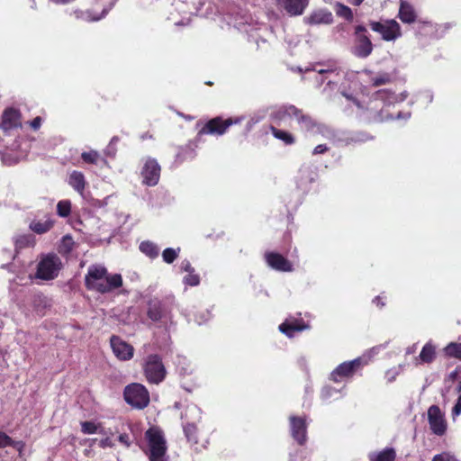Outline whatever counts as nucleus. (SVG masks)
Masks as SVG:
<instances>
[{
  "instance_id": "obj_1",
  "label": "nucleus",
  "mask_w": 461,
  "mask_h": 461,
  "mask_svg": "<svg viewBox=\"0 0 461 461\" xmlns=\"http://www.w3.org/2000/svg\"><path fill=\"white\" fill-rule=\"evenodd\" d=\"M84 284L88 291L106 294L121 288L123 279L121 274H111L104 266L93 264L87 269Z\"/></svg>"
},
{
  "instance_id": "obj_2",
  "label": "nucleus",
  "mask_w": 461,
  "mask_h": 461,
  "mask_svg": "<svg viewBox=\"0 0 461 461\" xmlns=\"http://www.w3.org/2000/svg\"><path fill=\"white\" fill-rule=\"evenodd\" d=\"M272 116L278 121H284L286 118L294 119L302 131L312 135L324 134L327 131V127L324 124L320 123L309 113L293 104L280 106L273 113Z\"/></svg>"
},
{
  "instance_id": "obj_3",
  "label": "nucleus",
  "mask_w": 461,
  "mask_h": 461,
  "mask_svg": "<svg viewBox=\"0 0 461 461\" xmlns=\"http://www.w3.org/2000/svg\"><path fill=\"white\" fill-rule=\"evenodd\" d=\"M149 461H167V442L164 431L158 426L149 427L144 434Z\"/></svg>"
},
{
  "instance_id": "obj_4",
  "label": "nucleus",
  "mask_w": 461,
  "mask_h": 461,
  "mask_svg": "<svg viewBox=\"0 0 461 461\" xmlns=\"http://www.w3.org/2000/svg\"><path fill=\"white\" fill-rule=\"evenodd\" d=\"M62 268L61 258L56 253L42 254L36 266L34 278L42 281L54 280L59 276Z\"/></svg>"
},
{
  "instance_id": "obj_5",
  "label": "nucleus",
  "mask_w": 461,
  "mask_h": 461,
  "mask_svg": "<svg viewBox=\"0 0 461 461\" xmlns=\"http://www.w3.org/2000/svg\"><path fill=\"white\" fill-rule=\"evenodd\" d=\"M242 118L237 117H228L223 118L221 116H216L205 122H198L196 126L200 127L197 132V136L199 138L203 135H211V136H221L225 134L229 128L234 124L240 123Z\"/></svg>"
},
{
  "instance_id": "obj_6",
  "label": "nucleus",
  "mask_w": 461,
  "mask_h": 461,
  "mask_svg": "<svg viewBox=\"0 0 461 461\" xmlns=\"http://www.w3.org/2000/svg\"><path fill=\"white\" fill-rule=\"evenodd\" d=\"M143 373L149 384H158L167 375L162 358L158 354L149 355L143 365Z\"/></svg>"
},
{
  "instance_id": "obj_7",
  "label": "nucleus",
  "mask_w": 461,
  "mask_h": 461,
  "mask_svg": "<svg viewBox=\"0 0 461 461\" xmlns=\"http://www.w3.org/2000/svg\"><path fill=\"white\" fill-rule=\"evenodd\" d=\"M125 402L137 409H144L149 403V393L140 384L133 383L127 385L123 392Z\"/></svg>"
},
{
  "instance_id": "obj_8",
  "label": "nucleus",
  "mask_w": 461,
  "mask_h": 461,
  "mask_svg": "<svg viewBox=\"0 0 461 461\" xmlns=\"http://www.w3.org/2000/svg\"><path fill=\"white\" fill-rule=\"evenodd\" d=\"M354 46L352 54L359 59H366L372 54L374 45L364 25H357L354 32Z\"/></svg>"
},
{
  "instance_id": "obj_9",
  "label": "nucleus",
  "mask_w": 461,
  "mask_h": 461,
  "mask_svg": "<svg viewBox=\"0 0 461 461\" xmlns=\"http://www.w3.org/2000/svg\"><path fill=\"white\" fill-rule=\"evenodd\" d=\"M366 364L367 362L362 357H357L351 361L343 362L332 371L330 379L335 383H339L345 378H350Z\"/></svg>"
},
{
  "instance_id": "obj_10",
  "label": "nucleus",
  "mask_w": 461,
  "mask_h": 461,
  "mask_svg": "<svg viewBox=\"0 0 461 461\" xmlns=\"http://www.w3.org/2000/svg\"><path fill=\"white\" fill-rule=\"evenodd\" d=\"M370 28L382 35V39L386 41H394L402 36L400 24L393 19L387 20L384 23L371 21Z\"/></svg>"
},
{
  "instance_id": "obj_11",
  "label": "nucleus",
  "mask_w": 461,
  "mask_h": 461,
  "mask_svg": "<svg viewBox=\"0 0 461 461\" xmlns=\"http://www.w3.org/2000/svg\"><path fill=\"white\" fill-rule=\"evenodd\" d=\"M147 316L154 322H164L171 319V310L158 298H151L147 303Z\"/></svg>"
},
{
  "instance_id": "obj_12",
  "label": "nucleus",
  "mask_w": 461,
  "mask_h": 461,
  "mask_svg": "<svg viewBox=\"0 0 461 461\" xmlns=\"http://www.w3.org/2000/svg\"><path fill=\"white\" fill-rule=\"evenodd\" d=\"M428 420L431 431L438 436H443L447 431V421L440 408L431 405L428 410Z\"/></svg>"
},
{
  "instance_id": "obj_13",
  "label": "nucleus",
  "mask_w": 461,
  "mask_h": 461,
  "mask_svg": "<svg viewBox=\"0 0 461 461\" xmlns=\"http://www.w3.org/2000/svg\"><path fill=\"white\" fill-rule=\"evenodd\" d=\"M110 344L115 357L121 361H128L132 358L134 348L122 339L117 335L110 338Z\"/></svg>"
},
{
  "instance_id": "obj_14",
  "label": "nucleus",
  "mask_w": 461,
  "mask_h": 461,
  "mask_svg": "<svg viewBox=\"0 0 461 461\" xmlns=\"http://www.w3.org/2000/svg\"><path fill=\"white\" fill-rule=\"evenodd\" d=\"M289 421L293 438L299 445H304L307 439V425L305 419L298 416H290Z\"/></svg>"
},
{
  "instance_id": "obj_15",
  "label": "nucleus",
  "mask_w": 461,
  "mask_h": 461,
  "mask_svg": "<svg viewBox=\"0 0 461 461\" xmlns=\"http://www.w3.org/2000/svg\"><path fill=\"white\" fill-rule=\"evenodd\" d=\"M143 184L153 186L156 185L160 176V167L155 159H148L144 164L142 170Z\"/></svg>"
},
{
  "instance_id": "obj_16",
  "label": "nucleus",
  "mask_w": 461,
  "mask_h": 461,
  "mask_svg": "<svg viewBox=\"0 0 461 461\" xmlns=\"http://www.w3.org/2000/svg\"><path fill=\"white\" fill-rule=\"evenodd\" d=\"M0 127L5 131L17 129L22 127L21 112L14 107H8L2 113Z\"/></svg>"
},
{
  "instance_id": "obj_17",
  "label": "nucleus",
  "mask_w": 461,
  "mask_h": 461,
  "mask_svg": "<svg viewBox=\"0 0 461 461\" xmlns=\"http://www.w3.org/2000/svg\"><path fill=\"white\" fill-rule=\"evenodd\" d=\"M21 146H5L0 150V158L4 165L13 166L23 159L27 153L20 149Z\"/></svg>"
},
{
  "instance_id": "obj_18",
  "label": "nucleus",
  "mask_w": 461,
  "mask_h": 461,
  "mask_svg": "<svg viewBox=\"0 0 461 461\" xmlns=\"http://www.w3.org/2000/svg\"><path fill=\"white\" fill-rule=\"evenodd\" d=\"M265 258L267 265L275 270L291 272L294 269L293 264L280 253L267 252Z\"/></svg>"
},
{
  "instance_id": "obj_19",
  "label": "nucleus",
  "mask_w": 461,
  "mask_h": 461,
  "mask_svg": "<svg viewBox=\"0 0 461 461\" xmlns=\"http://www.w3.org/2000/svg\"><path fill=\"white\" fill-rule=\"evenodd\" d=\"M308 328L309 326L303 319L289 318L279 325L278 330L288 338H293L296 332H301Z\"/></svg>"
},
{
  "instance_id": "obj_20",
  "label": "nucleus",
  "mask_w": 461,
  "mask_h": 461,
  "mask_svg": "<svg viewBox=\"0 0 461 461\" xmlns=\"http://www.w3.org/2000/svg\"><path fill=\"white\" fill-rule=\"evenodd\" d=\"M277 6L284 8L292 16L301 15L309 0H274Z\"/></svg>"
},
{
  "instance_id": "obj_21",
  "label": "nucleus",
  "mask_w": 461,
  "mask_h": 461,
  "mask_svg": "<svg viewBox=\"0 0 461 461\" xmlns=\"http://www.w3.org/2000/svg\"><path fill=\"white\" fill-rule=\"evenodd\" d=\"M398 17L403 23L410 24L416 22L417 14L411 4L401 0Z\"/></svg>"
},
{
  "instance_id": "obj_22",
  "label": "nucleus",
  "mask_w": 461,
  "mask_h": 461,
  "mask_svg": "<svg viewBox=\"0 0 461 461\" xmlns=\"http://www.w3.org/2000/svg\"><path fill=\"white\" fill-rule=\"evenodd\" d=\"M333 22V15L328 10H316L307 17V23L312 25L330 24Z\"/></svg>"
},
{
  "instance_id": "obj_23",
  "label": "nucleus",
  "mask_w": 461,
  "mask_h": 461,
  "mask_svg": "<svg viewBox=\"0 0 461 461\" xmlns=\"http://www.w3.org/2000/svg\"><path fill=\"white\" fill-rule=\"evenodd\" d=\"M69 185L79 194H83L86 188V181L82 172L74 170L68 177Z\"/></svg>"
},
{
  "instance_id": "obj_24",
  "label": "nucleus",
  "mask_w": 461,
  "mask_h": 461,
  "mask_svg": "<svg viewBox=\"0 0 461 461\" xmlns=\"http://www.w3.org/2000/svg\"><path fill=\"white\" fill-rule=\"evenodd\" d=\"M54 226V221L47 219L45 221L33 220L29 225V229L36 234L41 235L50 231Z\"/></svg>"
},
{
  "instance_id": "obj_25",
  "label": "nucleus",
  "mask_w": 461,
  "mask_h": 461,
  "mask_svg": "<svg viewBox=\"0 0 461 461\" xmlns=\"http://www.w3.org/2000/svg\"><path fill=\"white\" fill-rule=\"evenodd\" d=\"M370 461H395L396 452L393 447H385L378 452H371L368 454Z\"/></svg>"
},
{
  "instance_id": "obj_26",
  "label": "nucleus",
  "mask_w": 461,
  "mask_h": 461,
  "mask_svg": "<svg viewBox=\"0 0 461 461\" xmlns=\"http://www.w3.org/2000/svg\"><path fill=\"white\" fill-rule=\"evenodd\" d=\"M36 244V239L32 234H22L15 238L14 247L18 250L28 248H33Z\"/></svg>"
},
{
  "instance_id": "obj_27",
  "label": "nucleus",
  "mask_w": 461,
  "mask_h": 461,
  "mask_svg": "<svg viewBox=\"0 0 461 461\" xmlns=\"http://www.w3.org/2000/svg\"><path fill=\"white\" fill-rule=\"evenodd\" d=\"M435 358L436 347L431 342H427L419 355V359L421 363L430 364Z\"/></svg>"
},
{
  "instance_id": "obj_28",
  "label": "nucleus",
  "mask_w": 461,
  "mask_h": 461,
  "mask_svg": "<svg viewBox=\"0 0 461 461\" xmlns=\"http://www.w3.org/2000/svg\"><path fill=\"white\" fill-rule=\"evenodd\" d=\"M140 250L150 258H155L159 254V249L156 244L151 241H142L140 244Z\"/></svg>"
},
{
  "instance_id": "obj_29",
  "label": "nucleus",
  "mask_w": 461,
  "mask_h": 461,
  "mask_svg": "<svg viewBox=\"0 0 461 461\" xmlns=\"http://www.w3.org/2000/svg\"><path fill=\"white\" fill-rule=\"evenodd\" d=\"M81 158L85 163L91 165H97L100 161L104 163L106 162L105 159L102 158L96 150L94 149L83 152L81 154Z\"/></svg>"
},
{
  "instance_id": "obj_30",
  "label": "nucleus",
  "mask_w": 461,
  "mask_h": 461,
  "mask_svg": "<svg viewBox=\"0 0 461 461\" xmlns=\"http://www.w3.org/2000/svg\"><path fill=\"white\" fill-rule=\"evenodd\" d=\"M184 432L187 440L191 443H198V429L194 423L186 422L184 425Z\"/></svg>"
},
{
  "instance_id": "obj_31",
  "label": "nucleus",
  "mask_w": 461,
  "mask_h": 461,
  "mask_svg": "<svg viewBox=\"0 0 461 461\" xmlns=\"http://www.w3.org/2000/svg\"><path fill=\"white\" fill-rule=\"evenodd\" d=\"M270 131L275 138L284 141L285 144H292L294 141L293 135L286 131H283L274 126H270Z\"/></svg>"
},
{
  "instance_id": "obj_32",
  "label": "nucleus",
  "mask_w": 461,
  "mask_h": 461,
  "mask_svg": "<svg viewBox=\"0 0 461 461\" xmlns=\"http://www.w3.org/2000/svg\"><path fill=\"white\" fill-rule=\"evenodd\" d=\"M445 355L461 360V343L450 342L444 348Z\"/></svg>"
},
{
  "instance_id": "obj_33",
  "label": "nucleus",
  "mask_w": 461,
  "mask_h": 461,
  "mask_svg": "<svg viewBox=\"0 0 461 461\" xmlns=\"http://www.w3.org/2000/svg\"><path fill=\"white\" fill-rule=\"evenodd\" d=\"M336 14L345 20L351 22L354 18L352 10L341 3H336L335 5Z\"/></svg>"
},
{
  "instance_id": "obj_34",
  "label": "nucleus",
  "mask_w": 461,
  "mask_h": 461,
  "mask_svg": "<svg viewBox=\"0 0 461 461\" xmlns=\"http://www.w3.org/2000/svg\"><path fill=\"white\" fill-rule=\"evenodd\" d=\"M71 212V202L69 200H61L57 204V213L60 217H68Z\"/></svg>"
},
{
  "instance_id": "obj_35",
  "label": "nucleus",
  "mask_w": 461,
  "mask_h": 461,
  "mask_svg": "<svg viewBox=\"0 0 461 461\" xmlns=\"http://www.w3.org/2000/svg\"><path fill=\"white\" fill-rule=\"evenodd\" d=\"M349 140L356 143L366 142L374 140V137L370 133L366 131H355L351 133Z\"/></svg>"
},
{
  "instance_id": "obj_36",
  "label": "nucleus",
  "mask_w": 461,
  "mask_h": 461,
  "mask_svg": "<svg viewBox=\"0 0 461 461\" xmlns=\"http://www.w3.org/2000/svg\"><path fill=\"white\" fill-rule=\"evenodd\" d=\"M100 427H101V424H95L93 421H82L81 422V431L84 434H95L96 432L101 433L102 431L99 430Z\"/></svg>"
},
{
  "instance_id": "obj_37",
  "label": "nucleus",
  "mask_w": 461,
  "mask_h": 461,
  "mask_svg": "<svg viewBox=\"0 0 461 461\" xmlns=\"http://www.w3.org/2000/svg\"><path fill=\"white\" fill-rule=\"evenodd\" d=\"M392 81V77L389 73H382L375 77L371 78V84L373 86L377 87L383 85H386Z\"/></svg>"
},
{
  "instance_id": "obj_38",
  "label": "nucleus",
  "mask_w": 461,
  "mask_h": 461,
  "mask_svg": "<svg viewBox=\"0 0 461 461\" xmlns=\"http://www.w3.org/2000/svg\"><path fill=\"white\" fill-rule=\"evenodd\" d=\"M401 372H402V366L401 365H399L398 366H393V367L388 369L385 372V375H384L386 382L388 384H391V383L394 382L396 380L397 376L401 374Z\"/></svg>"
},
{
  "instance_id": "obj_39",
  "label": "nucleus",
  "mask_w": 461,
  "mask_h": 461,
  "mask_svg": "<svg viewBox=\"0 0 461 461\" xmlns=\"http://www.w3.org/2000/svg\"><path fill=\"white\" fill-rule=\"evenodd\" d=\"M177 256V252L171 248L164 249L162 253L163 260L167 264L173 263L176 259Z\"/></svg>"
},
{
  "instance_id": "obj_40",
  "label": "nucleus",
  "mask_w": 461,
  "mask_h": 461,
  "mask_svg": "<svg viewBox=\"0 0 461 461\" xmlns=\"http://www.w3.org/2000/svg\"><path fill=\"white\" fill-rule=\"evenodd\" d=\"M184 283L190 286H196L200 284V276L194 272L187 273L184 277Z\"/></svg>"
},
{
  "instance_id": "obj_41",
  "label": "nucleus",
  "mask_w": 461,
  "mask_h": 461,
  "mask_svg": "<svg viewBox=\"0 0 461 461\" xmlns=\"http://www.w3.org/2000/svg\"><path fill=\"white\" fill-rule=\"evenodd\" d=\"M432 461H457L456 458L448 452H442L433 456Z\"/></svg>"
},
{
  "instance_id": "obj_42",
  "label": "nucleus",
  "mask_w": 461,
  "mask_h": 461,
  "mask_svg": "<svg viewBox=\"0 0 461 461\" xmlns=\"http://www.w3.org/2000/svg\"><path fill=\"white\" fill-rule=\"evenodd\" d=\"M13 443V438L5 432L0 431V447H9Z\"/></svg>"
},
{
  "instance_id": "obj_43",
  "label": "nucleus",
  "mask_w": 461,
  "mask_h": 461,
  "mask_svg": "<svg viewBox=\"0 0 461 461\" xmlns=\"http://www.w3.org/2000/svg\"><path fill=\"white\" fill-rule=\"evenodd\" d=\"M9 447L15 448L19 452V455L22 456V453L25 447V443L22 440L15 441L13 439V443L9 445Z\"/></svg>"
},
{
  "instance_id": "obj_44",
  "label": "nucleus",
  "mask_w": 461,
  "mask_h": 461,
  "mask_svg": "<svg viewBox=\"0 0 461 461\" xmlns=\"http://www.w3.org/2000/svg\"><path fill=\"white\" fill-rule=\"evenodd\" d=\"M461 414V393L459 396L457 397V400L452 409V415L453 416H458Z\"/></svg>"
},
{
  "instance_id": "obj_45",
  "label": "nucleus",
  "mask_w": 461,
  "mask_h": 461,
  "mask_svg": "<svg viewBox=\"0 0 461 461\" xmlns=\"http://www.w3.org/2000/svg\"><path fill=\"white\" fill-rule=\"evenodd\" d=\"M99 447H102V448L113 447H114V443L111 439V438L106 437V438H103V439H101L99 441Z\"/></svg>"
},
{
  "instance_id": "obj_46",
  "label": "nucleus",
  "mask_w": 461,
  "mask_h": 461,
  "mask_svg": "<svg viewBox=\"0 0 461 461\" xmlns=\"http://www.w3.org/2000/svg\"><path fill=\"white\" fill-rule=\"evenodd\" d=\"M118 440L123 444L126 447H131V442L130 440V437L127 433H122L118 437Z\"/></svg>"
},
{
  "instance_id": "obj_47",
  "label": "nucleus",
  "mask_w": 461,
  "mask_h": 461,
  "mask_svg": "<svg viewBox=\"0 0 461 461\" xmlns=\"http://www.w3.org/2000/svg\"><path fill=\"white\" fill-rule=\"evenodd\" d=\"M41 122H42L41 117L37 116L32 121H31L29 123L32 130L37 131L40 129Z\"/></svg>"
},
{
  "instance_id": "obj_48",
  "label": "nucleus",
  "mask_w": 461,
  "mask_h": 461,
  "mask_svg": "<svg viewBox=\"0 0 461 461\" xmlns=\"http://www.w3.org/2000/svg\"><path fill=\"white\" fill-rule=\"evenodd\" d=\"M427 28L433 29V23L431 22H428V21H419L418 22V30L419 31L425 30Z\"/></svg>"
},
{
  "instance_id": "obj_49",
  "label": "nucleus",
  "mask_w": 461,
  "mask_h": 461,
  "mask_svg": "<svg viewBox=\"0 0 461 461\" xmlns=\"http://www.w3.org/2000/svg\"><path fill=\"white\" fill-rule=\"evenodd\" d=\"M182 268L187 273L194 272V268L191 266L189 261H184L182 263Z\"/></svg>"
},
{
  "instance_id": "obj_50",
  "label": "nucleus",
  "mask_w": 461,
  "mask_h": 461,
  "mask_svg": "<svg viewBox=\"0 0 461 461\" xmlns=\"http://www.w3.org/2000/svg\"><path fill=\"white\" fill-rule=\"evenodd\" d=\"M373 303H375L378 308H382L384 306L385 303L384 302L383 298L381 296H375L373 299Z\"/></svg>"
},
{
  "instance_id": "obj_51",
  "label": "nucleus",
  "mask_w": 461,
  "mask_h": 461,
  "mask_svg": "<svg viewBox=\"0 0 461 461\" xmlns=\"http://www.w3.org/2000/svg\"><path fill=\"white\" fill-rule=\"evenodd\" d=\"M459 372H460V368L459 367H456L454 371H452L450 374H449V379L451 381H455L457 379L458 377V375H459Z\"/></svg>"
},
{
  "instance_id": "obj_52",
  "label": "nucleus",
  "mask_w": 461,
  "mask_h": 461,
  "mask_svg": "<svg viewBox=\"0 0 461 461\" xmlns=\"http://www.w3.org/2000/svg\"><path fill=\"white\" fill-rule=\"evenodd\" d=\"M107 14V10L104 9L100 15L91 17L90 21L96 22L104 18Z\"/></svg>"
},
{
  "instance_id": "obj_53",
  "label": "nucleus",
  "mask_w": 461,
  "mask_h": 461,
  "mask_svg": "<svg viewBox=\"0 0 461 461\" xmlns=\"http://www.w3.org/2000/svg\"><path fill=\"white\" fill-rule=\"evenodd\" d=\"M327 146H316L314 150H313V154H321L323 152H325L327 150Z\"/></svg>"
},
{
  "instance_id": "obj_54",
  "label": "nucleus",
  "mask_w": 461,
  "mask_h": 461,
  "mask_svg": "<svg viewBox=\"0 0 461 461\" xmlns=\"http://www.w3.org/2000/svg\"><path fill=\"white\" fill-rule=\"evenodd\" d=\"M50 1L57 5H67V4L73 2L74 0H50Z\"/></svg>"
},
{
  "instance_id": "obj_55",
  "label": "nucleus",
  "mask_w": 461,
  "mask_h": 461,
  "mask_svg": "<svg viewBox=\"0 0 461 461\" xmlns=\"http://www.w3.org/2000/svg\"><path fill=\"white\" fill-rule=\"evenodd\" d=\"M349 1L352 5H357V6L360 5L364 2V0H349Z\"/></svg>"
},
{
  "instance_id": "obj_56",
  "label": "nucleus",
  "mask_w": 461,
  "mask_h": 461,
  "mask_svg": "<svg viewBox=\"0 0 461 461\" xmlns=\"http://www.w3.org/2000/svg\"><path fill=\"white\" fill-rule=\"evenodd\" d=\"M456 391L457 393H461V379L458 381V383L456 384Z\"/></svg>"
},
{
  "instance_id": "obj_57",
  "label": "nucleus",
  "mask_w": 461,
  "mask_h": 461,
  "mask_svg": "<svg viewBox=\"0 0 461 461\" xmlns=\"http://www.w3.org/2000/svg\"><path fill=\"white\" fill-rule=\"evenodd\" d=\"M117 141H119V138L118 137H113L112 140H110L109 144H115Z\"/></svg>"
},
{
  "instance_id": "obj_58",
  "label": "nucleus",
  "mask_w": 461,
  "mask_h": 461,
  "mask_svg": "<svg viewBox=\"0 0 461 461\" xmlns=\"http://www.w3.org/2000/svg\"><path fill=\"white\" fill-rule=\"evenodd\" d=\"M330 70L320 69V70H319V73H320V74H323V73L330 72Z\"/></svg>"
},
{
  "instance_id": "obj_59",
  "label": "nucleus",
  "mask_w": 461,
  "mask_h": 461,
  "mask_svg": "<svg viewBox=\"0 0 461 461\" xmlns=\"http://www.w3.org/2000/svg\"><path fill=\"white\" fill-rule=\"evenodd\" d=\"M97 441V438H93L92 439V444L95 443Z\"/></svg>"
}]
</instances>
